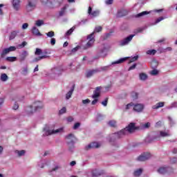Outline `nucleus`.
Masks as SVG:
<instances>
[{
    "instance_id": "obj_39",
    "label": "nucleus",
    "mask_w": 177,
    "mask_h": 177,
    "mask_svg": "<svg viewBox=\"0 0 177 177\" xmlns=\"http://www.w3.org/2000/svg\"><path fill=\"white\" fill-rule=\"evenodd\" d=\"M109 127H115L117 126V122L115 120H111L108 122Z\"/></svg>"
},
{
    "instance_id": "obj_51",
    "label": "nucleus",
    "mask_w": 177,
    "mask_h": 177,
    "mask_svg": "<svg viewBox=\"0 0 177 177\" xmlns=\"http://www.w3.org/2000/svg\"><path fill=\"white\" fill-rule=\"evenodd\" d=\"M108 102H109V98L106 97V98H105V100H104V101H102V102H101V104H102V106H104V107H106V106H107Z\"/></svg>"
},
{
    "instance_id": "obj_12",
    "label": "nucleus",
    "mask_w": 177,
    "mask_h": 177,
    "mask_svg": "<svg viewBox=\"0 0 177 177\" xmlns=\"http://www.w3.org/2000/svg\"><path fill=\"white\" fill-rule=\"evenodd\" d=\"M171 136V132L169 130L160 131L159 133L157 134L158 138H168Z\"/></svg>"
},
{
    "instance_id": "obj_60",
    "label": "nucleus",
    "mask_w": 177,
    "mask_h": 177,
    "mask_svg": "<svg viewBox=\"0 0 177 177\" xmlns=\"http://www.w3.org/2000/svg\"><path fill=\"white\" fill-rule=\"evenodd\" d=\"M28 28V23H24L22 25V30H27Z\"/></svg>"
},
{
    "instance_id": "obj_25",
    "label": "nucleus",
    "mask_w": 177,
    "mask_h": 177,
    "mask_svg": "<svg viewBox=\"0 0 177 177\" xmlns=\"http://www.w3.org/2000/svg\"><path fill=\"white\" fill-rule=\"evenodd\" d=\"M127 59L128 57L120 58V59L112 62L111 65L114 66V64H121V63H124V62L127 61Z\"/></svg>"
},
{
    "instance_id": "obj_5",
    "label": "nucleus",
    "mask_w": 177,
    "mask_h": 177,
    "mask_svg": "<svg viewBox=\"0 0 177 177\" xmlns=\"http://www.w3.org/2000/svg\"><path fill=\"white\" fill-rule=\"evenodd\" d=\"M87 39L88 41L85 45L84 49H89V48H92L93 44H95V36H93V32L87 36Z\"/></svg>"
},
{
    "instance_id": "obj_55",
    "label": "nucleus",
    "mask_w": 177,
    "mask_h": 177,
    "mask_svg": "<svg viewBox=\"0 0 177 177\" xmlns=\"http://www.w3.org/2000/svg\"><path fill=\"white\" fill-rule=\"evenodd\" d=\"M27 73H28V69L27 68H24L22 70V75H27Z\"/></svg>"
},
{
    "instance_id": "obj_31",
    "label": "nucleus",
    "mask_w": 177,
    "mask_h": 177,
    "mask_svg": "<svg viewBox=\"0 0 177 177\" xmlns=\"http://www.w3.org/2000/svg\"><path fill=\"white\" fill-rule=\"evenodd\" d=\"M8 53H10L9 50H8V48L3 49V50L1 53V57H5V56H6Z\"/></svg>"
},
{
    "instance_id": "obj_1",
    "label": "nucleus",
    "mask_w": 177,
    "mask_h": 177,
    "mask_svg": "<svg viewBox=\"0 0 177 177\" xmlns=\"http://www.w3.org/2000/svg\"><path fill=\"white\" fill-rule=\"evenodd\" d=\"M136 129L135 127V123H130L128 127L122 129L118 133H114L109 136L108 140L110 143H113L117 140V139H120L121 138H124L125 135H128L129 133H132L133 131Z\"/></svg>"
},
{
    "instance_id": "obj_30",
    "label": "nucleus",
    "mask_w": 177,
    "mask_h": 177,
    "mask_svg": "<svg viewBox=\"0 0 177 177\" xmlns=\"http://www.w3.org/2000/svg\"><path fill=\"white\" fill-rule=\"evenodd\" d=\"M46 57H48L47 55H42V56H39V57H35L33 59V62L34 63H37V62H39V60H42V59H46Z\"/></svg>"
},
{
    "instance_id": "obj_21",
    "label": "nucleus",
    "mask_w": 177,
    "mask_h": 177,
    "mask_svg": "<svg viewBox=\"0 0 177 177\" xmlns=\"http://www.w3.org/2000/svg\"><path fill=\"white\" fill-rule=\"evenodd\" d=\"M31 31H32V34L33 35H36V37H39V36L42 35L41 34V32H39V30L37 27H35V26H33L32 28V30Z\"/></svg>"
},
{
    "instance_id": "obj_63",
    "label": "nucleus",
    "mask_w": 177,
    "mask_h": 177,
    "mask_svg": "<svg viewBox=\"0 0 177 177\" xmlns=\"http://www.w3.org/2000/svg\"><path fill=\"white\" fill-rule=\"evenodd\" d=\"M12 109L13 110H17V109H19V104L17 102H15Z\"/></svg>"
},
{
    "instance_id": "obj_49",
    "label": "nucleus",
    "mask_w": 177,
    "mask_h": 177,
    "mask_svg": "<svg viewBox=\"0 0 177 177\" xmlns=\"http://www.w3.org/2000/svg\"><path fill=\"white\" fill-rule=\"evenodd\" d=\"M138 59H139V56L136 55L130 59V61L129 63H133V62H136V60H138Z\"/></svg>"
},
{
    "instance_id": "obj_46",
    "label": "nucleus",
    "mask_w": 177,
    "mask_h": 177,
    "mask_svg": "<svg viewBox=\"0 0 177 177\" xmlns=\"http://www.w3.org/2000/svg\"><path fill=\"white\" fill-rule=\"evenodd\" d=\"M46 35H47V37H48V38H53V36L55 35V32L50 31V32L46 33Z\"/></svg>"
},
{
    "instance_id": "obj_28",
    "label": "nucleus",
    "mask_w": 177,
    "mask_h": 177,
    "mask_svg": "<svg viewBox=\"0 0 177 177\" xmlns=\"http://www.w3.org/2000/svg\"><path fill=\"white\" fill-rule=\"evenodd\" d=\"M74 30H75V26H73L65 33V37H69V35H71V34L74 32Z\"/></svg>"
},
{
    "instance_id": "obj_43",
    "label": "nucleus",
    "mask_w": 177,
    "mask_h": 177,
    "mask_svg": "<svg viewBox=\"0 0 177 177\" xmlns=\"http://www.w3.org/2000/svg\"><path fill=\"white\" fill-rule=\"evenodd\" d=\"M162 20H164L163 17H160L158 18L156 20V21L152 24V26H156V24H158V23H160V21H162Z\"/></svg>"
},
{
    "instance_id": "obj_9",
    "label": "nucleus",
    "mask_w": 177,
    "mask_h": 177,
    "mask_svg": "<svg viewBox=\"0 0 177 177\" xmlns=\"http://www.w3.org/2000/svg\"><path fill=\"white\" fill-rule=\"evenodd\" d=\"M77 138L74 134L71 133L66 136V143L68 145H75Z\"/></svg>"
},
{
    "instance_id": "obj_32",
    "label": "nucleus",
    "mask_w": 177,
    "mask_h": 177,
    "mask_svg": "<svg viewBox=\"0 0 177 177\" xmlns=\"http://www.w3.org/2000/svg\"><path fill=\"white\" fill-rule=\"evenodd\" d=\"M0 80L3 82H5L8 81V75H6V73L1 74V75L0 77Z\"/></svg>"
},
{
    "instance_id": "obj_11",
    "label": "nucleus",
    "mask_w": 177,
    "mask_h": 177,
    "mask_svg": "<svg viewBox=\"0 0 177 177\" xmlns=\"http://www.w3.org/2000/svg\"><path fill=\"white\" fill-rule=\"evenodd\" d=\"M171 171H172V169L169 167H161L158 169V174H160L161 175L171 172Z\"/></svg>"
},
{
    "instance_id": "obj_36",
    "label": "nucleus",
    "mask_w": 177,
    "mask_h": 177,
    "mask_svg": "<svg viewBox=\"0 0 177 177\" xmlns=\"http://www.w3.org/2000/svg\"><path fill=\"white\" fill-rule=\"evenodd\" d=\"M6 60H7V62H16L17 60V57H7L6 58Z\"/></svg>"
},
{
    "instance_id": "obj_50",
    "label": "nucleus",
    "mask_w": 177,
    "mask_h": 177,
    "mask_svg": "<svg viewBox=\"0 0 177 177\" xmlns=\"http://www.w3.org/2000/svg\"><path fill=\"white\" fill-rule=\"evenodd\" d=\"M7 49L8 50V52H15V50H16L17 48L16 46H10L9 48H7Z\"/></svg>"
},
{
    "instance_id": "obj_40",
    "label": "nucleus",
    "mask_w": 177,
    "mask_h": 177,
    "mask_svg": "<svg viewBox=\"0 0 177 177\" xmlns=\"http://www.w3.org/2000/svg\"><path fill=\"white\" fill-rule=\"evenodd\" d=\"M35 26H37V27H41V26H44V21L41 19H39L36 21Z\"/></svg>"
},
{
    "instance_id": "obj_42",
    "label": "nucleus",
    "mask_w": 177,
    "mask_h": 177,
    "mask_svg": "<svg viewBox=\"0 0 177 177\" xmlns=\"http://www.w3.org/2000/svg\"><path fill=\"white\" fill-rule=\"evenodd\" d=\"M15 153L18 154L19 157H21L22 156H24V154H26V151L24 150L16 151Z\"/></svg>"
},
{
    "instance_id": "obj_19",
    "label": "nucleus",
    "mask_w": 177,
    "mask_h": 177,
    "mask_svg": "<svg viewBox=\"0 0 177 177\" xmlns=\"http://www.w3.org/2000/svg\"><path fill=\"white\" fill-rule=\"evenodd\" d=\"M106 48L104 46V45H102L99 48V53H100V56H102V57H104V56H106Z\"/></svg>"
},
{
    "instance_id": "obj_64",
    "label": "nucleus",
    "mask_w": 177,
    "mask_h": 177,
    "mask_svg": "<svg viewBox=\"0 0 177 177\" xmlns=\"http://www.w3.org/2000/svg\"><path fill=\"white\" fill-rule=\"evenodd\" d=\"M66 111V107H63L61 110H59V114H64Z\"/></svg>"
},
{
    "instance_id": "obj_54",
    "label": "nucleus",
    "mask_w": 177,
    "mask_h": 177,
    "mask_svg": "<svg viewBox=\"0 0 177 177\" xmlns=\"http://www.w3.org/2000/svg\"><path fill=\"white\" fill-rule=\"evenodd\" d=\"M79 127H81V123L76 122L73 126V129H78Z\"/></svg>"
},
{
    "instance_id": "obj_44",
    "label": "nucleus",
    "mask_w": 177,
    "mask_h": 177,
    "mask_svg": "<svg viewBox=\"0 0 177 177\" xmlns=\"http://www.w3.org/2000/svg\"><path fill=\"white\" fill-rule=\"evenodd\" d=\"M35 55L36 56H39V55H42V50L41 48H36Z\"/></svg>"
},
{
    "instance_id": "obj_57",
    "label": "nucleus",
    "mask_w": 177,
    "mask_h": 177,
    "mask_svg": "<svg viewBox=\"0 0 177 177\" xmlns=\"http://www.w3.org/2000/svg\"><path fill=\"white\" fill-rule=\"evenodd\" d=\"M133 106H134L133 102H131V103L128 104L126 106V110H129V109H131V107H132Z\"/></svg>"
},
{
    "instance_id": "obj_8",
    "label": "nucleus",
    "mask_w": 177,
    "mask_h": 177,
    "mask_svg": "<svg viewBox=\"0 0 177 177\" xmlns=\"http://www.w3.org/2000/svg\"><path fill=\"white\" fill-rule=\"evenodd\" d=\"M151 158V154L149 152H145L143 153H141L138 158V161H147V160H149V158Z\"/></svg>"
},
{
    "instance_id": "obj_47",
    "label": "nucleus",
    "mask_w": 177,
    "mask_h": 177,
    "mask_svg": "<svg viewBox=\"0 0 177 177\" xmlns=\"http://www.w3.org/2000/svg\"><path fill=\"white\" fill-rule=\"evenodd\" d=\"M155 53H157V50L153 49V50H149L147 51V55H154Z\"/></svg>"
},
{
    "instance_id": "obj_10",
    "label": "nucleus",
    "mask_w": 177,
    "mask_h": 177,
    "mask_svg": "<svg viewBox=\"0 0 177 177\" xmlns=\"http://www.w3.org/2000/svg\"><path fill=\"white\" fill-rule=\"evenodd\" d=\"M100 144L99 142H91L85 147V150H91V149H99Z\"/></svg>"
},
{
    "instance_id": "obj_23",
    "label": "nucleus",
    "mask_w": 177,
    "mask_h": 177,
    "mask_svg": "<svg viewBox=\"0 0 177 177\" xmlns=\"http://www.w3.org/2000/svg\"><path fill=\"white\" fill-rule=\"evenodd\" d=\"M51 72L53 73V74H56L57 75H60V74H62V73H63V69H62L60 68H54L51 69Z\"/></svg>"
},
{
    "instance_id": "obj_7",
    "label": "nucleus",
    "mask_w": 177,
    "mask_h": 177,
    "mask_svg": "<svg viewBox=\"0 0 177 177\" xmlns=\"http://www.w3.org/2000/svg\"><path fill=\"white\" fill-rule=\"evenodd\" d=\"M37 6V0H28V3L26 5V10L28 12H31L35 9Z\"/></svg>"
},
{
    "instance_id": "obj_59",
    "label": "nucleus",
    "mask_w": 177,
    "mask_h": 177,
    "mask_svg": "<svg viewBox=\"0 0 177 177\" xmlns=\"http://www.w3.org/2000/svg\"><path fill=\"white\" fill-rule=\"evenodd\" d=\"M89 103H91V100H89V99H86V100H82L83 104H88Z\"/></svg>"
},
{
    "instance_id": "obj_35",
    "label": "nucleus",
    "mask_w": 177,
    "mask_h": 177,
    "mask_svg": "<svg viewBox=\"0 0 177 177\" xmlns=\"http://www.w3.org/2000/svg\"><path fill=\"white\" fill-rule=\"evenodd\" d=\"M140 80H141V81H146V80H147V75L145 73H140Z\"/></svg>"
},
{
    "instance_id": "obj_22",
    "label": "nucleus",
    "mask_w": 177,
    "mask_h": 177,
    "mask_svg": "<svg viewBox=\"0 0 177 177\" xmlns=\"http://www.w3.org/2000/svg\"><path fill=\"white\" fill-rule=\"evenodd\" d=\"M164 104H165L164 102H158L155 105L152 106V109L153 110H158V109H160V107H164Z\"/></svg>"
},
{
    "instance_id": "obj_29",
    "label": "nucleus",
    "mask_w": 177,
    "mask_h": 177,
    "mask_svg": "<svg viewBox=\"0 0 177 177\" xmlns=\"http://www.w3.org/2000/svg\"><path fill=\"white\" fill-rule=\"evenodd\" d=\"M142 172H143V169H138L134 171L133 175L134 176H140V175H142Z\"/></svg>"
},
{
    "instance_id": "obj_4",
    "label": "nucleus",
    "mask_w": 177,
    "mask_h": 177,
    "mask_svg": "<svg viewBox=\"0 0 177 177\" xmlns=\"http://www.w3.org/2000/svg\"><path fill=\"white\" fill-rule=\"evenodd\" d=\"M104 171L103 170L95 169L91 170V171H86L87 176H93V177H97L100 176V175H103Z\"/></svg>"
},
{
    "instance_id": "obj_3",
    "label": "nucleus",
    "mask_w": 177,
    "mask_h": 177,
    "mask_svg": "<svg viewBox=\"0 0 177 177\" xmlns=\"http://www.w3.org/2000/svg\"><path fill=\"white\" fill-rule=\"evenodd\" d=\"M60 132H63V128L50 130L49 126L46 125L43 129V136H49V135H53V133H59Z\"/></svg>"
},
{
    "instance_id": "obj_48",
    "label": "nucleus",
    "mask_w": 177,
    "mask_h": 177,
    "mask_svg": "<svg viewBox=\"0 0 177 177\" xmlns=\"http://www.w3.org/2000/svg\"><path fill=\"white\" fill-rule=\"evenodd\" d=\"M68 147H69V151H71V153H73L74 152V149H75V147L74 146V144L68 145Z\"/></svg>"
},
{
    "instance_id": "obj_61",
    "label": "nucleus",
    "mask_w": 177,
    "mask_h": 177,
    "mask_svg": "<svg viewBox=\"0 0 177 177\" xmlns=\"http://www.w3.org/2000/svg\"><path fill=\"white\" fill-rule=\"evenodd\" d=\"M135 68H136V64H134L131 66H130L128 69V71H131V70H135Z\"/></svg>"
},
{
    "instance_id": "obj_15",
    "label": "nucleus",
    "mask_w": 177,
    "mask_h": 177,
    "mask_svg": "<svg viewBox=\"0 0 177 177\" xmlns=\"http://www.w3.org/2000/svg\"><path fill=\"white\" fill-rule=\"evenodd\" d=\"M101 86L96 87L95 90L93 91V95H92L93 99H97L100 96Z\"/></svg>"
},
{
    "instance_id": "obj_37",
    "label": "nucleus",
    "mask_w": 177,
    "mask_h": 177,
    "mask_svg": "<svg viewBox=\"0 0 177 177\" xmlns=\"http://www.w3.org/2000/svg\"><path fill=\"white\" fill-rule=\"evenodd\" d=\"M26 45H27L26 41H23L22 44H18L16 48L17 49H23Z\"/></svg>"
},
{
    "instance_id": "obj_58",
    "label": "nucleus",
    "mask_w": 177,
    "mask_h": 177,
    "mask_svg": "<svg viewBox=\"0 0 177 177\" xmlns=\"http://www.w3.org/2000/svg\"><path fill=\"white\" fill-rule=\"evenodd\" d=\"M50 43L53 46L56 45V39L51 38Z\"/></svg>"
},
{
    "instance_id": "obj_41",
    "label": "nucleus",
    "mask_w": 177,
    "mask_h": 177,
    "mask_svg": "<svg viewBox=\"0 0 177 177\" xmlns=\"http://www.w3.org/2000/svg\"><path fill=\"white\" fill-rule=\"evenodd\" d=\"M139 96V94L136 92H132L131 93V97L133 98V100H136Z\"/></svg>"
},
{
    "instance_id": "obj_45",
    "label": "nucleus",
    "mask_w": 177,
    "mask_h": 177,
    "mask_svg": "<svg viewBox=\"0 0 177 177\" xmlns=\"http://www.w3.org/2000/svg\"><path fill=\"white\" fill-rule=\"evenodd\" d=\"M67 9V7L64 6L59 11V16H64V13H66V10Z\"/></svg>"
},
{
    "instance_id": "obj_14",
    "label": "nucleus",
    "mask_w": 177,
    "mask_h": 177,
    "mask_svg": "<svg viewBox=\"0 0 177 177\" xmlns=\"http://www.w3.org/2000/svg\"><path fill=\"white\" fill-rule=\"evenodd\" d=\"M143 109H145V105L142 104H136L133 105V110L137 113H140L143 111Z\"/></svg>"
},
{
    "instance_id": "obj_6",
    "label": "nucleus",
    "mask_w": 177,
    "mask_h": 177,
    "mask_svg": "<svg viewBox=\"0 0 177 177\" xmlns=\"http://www.w3.org/2000/svg\"><path fill=\"white\" fill-rule=\"evenodd\" d=\"M134 37H135V35H130L127 37L121 40L120 41H119V46H126V45H129V42L132 41Z\"/></svg>"
},
{
    "instance_id": "obj_16",
    "label": "nucleus",
    "mask_w": 177,
    "mask_h": 177,
    "mask_svg": "<svg viewBox=\"0 0 177 177\" xmlns=\"http://www.w3.org/2000/svg\"><path fill=\"white\" fill-rule=\"evenodd\" d=\"M88 13L92 17H96L99 16L100 12H99V10H95V11L92 12V7L89 6L88 10Z\"/></svg>"
},
{
    "instance_id": "obj_33",
    "label": "nucleus",
    "mask_w": 177,
    "mask_h": 177,
    "mask_svg": "<svg viewBox=\"0 0 177 177\" xmlns=\"http://www.w3.org/2000/svg\"><path fill=\"white\" fill-rule=\"evenodd\" d=\"M157 66H158V62L156 60H152L151 62L152 68H157Z\"/></svg>"
},
{
    "instance_id": "obj_53",
    "label": "nucleus",
    "mask_w": 177,
    "mask_h": 177,
    "mask_svg": "<svg viewBox=\"0 0 177 177\" xmlns=\"http://www.w3.org/2000/svg\"><path fill=\"white\" fill-rule=\"evenodd\" d=\"M142 128H144L145 129H147V128H150V122H147L142 124Z\"/></svg>"
},
{
    "instance_id": "obj_20",
    "label": "nucleus",
    "mask_w": 177,
    "mask_h": 177,
    "mask_svg": "<svg viewBox=\"0 0 177 177\" xmlns=\"http://www.w3.org/2000/svg\"><path fill=\"white\" fill-rule=\"evenodd\" d=\"M12 6L15 10H19L20 9V0H13Z\"/></svg>"
},
{
    "instance_id": "obj_56",
    "label": "nucleus",
    "mask_w": 177,
    "mask_h": 177,
    "mask_svg": "<svg viewBox=\"0 0 177 177\" xmlns=\"http://www.w3.org/2000/svg\"><path fill=\"white\" fill-rule=\"evenodd\" d=\"M81 47L80 46H76L75 48H73L71 50V53H75L78 49H80Z\"/></svg>"
},
{
    "instance_id": "obj_17",
    "label": "nucleus",
    "mask_w": 177,
    "mask_h": 177,
    "mask_svg": "<svg viewBox=\"0 0 177 177\" xmlns=\"http://www.w3.org/2000/svg\"><path fill=\"white\" fill-rule=\"evenodd\" d=\"M128 15V10L125 9H121L118 11L117 17H124Z\"/></svg>"
},
{
    "instance_id": "obj_62",
    "label": "nucleus",
    "mask_w": 177,
    "mask_h": 177,
    "mask_svg": "<svg viewBox=\"0 0 177 177\" xmlns=\"http://www.w3.org/2000/svg\"><path fill=\"white\" fill-rule=\"evenodd\" d=\"M39 168H44L45 167V165L44 164V160H41L38 164Z\"/></svg>"
},
{
    "instance_id": "obj_24",
    "label": "nucleus",
    "mask_w": 177,
    "mask_h": 177,
    "mask_svg": "<svg viewBox=\"0 0 177 177\" xmlns=\"http://www.w3.org/2000/svg\"><path fill=\"white\" fill-rule=\"evenodd\" d=\"M19 32V30H14L11 32L9 36V40L12 41V39H15V38H16V35H17Z\"/></svg>"
},
{
    "instance_id": "obj_52",
    "label": "nucleus",
    "mask_w": 177,
    "mask_h": 177,
    "mask_svg": "<svg viewBox=\"0 0 177 177\" xmlns=\"http://www.w3.org/2000/svg\"><path fill=\"white\" fill-rule=\"evenodd\" d=\"M151 75H157L158 74V71H157L156 68H153V71L150 72Z\"/></svg>"
},
{
    "instance_id": "obj_2",
    "label": "nucleus",
    "mask_w": 177,
    "mask_h": 177,
    "mask_svg": "<svg viewBox=\"0 0 177 177\" xmlns=\"http://www.w3.org/2000/svg\"><path fill=\"white\" fill-rule=\"evenodd\" d=\"M42 109H44V103L41 101H36L30 106H27L26 111L27 114L30 115L35 113V111H39Z\"/></svg>"
},
{
    "instance_id": "obj_13",
    "label": "nucleus",
    "mask_w": 177,
    "mask_h": 177,
    "mask_svg": "<svg viewBox=\"0 0 177 177\" xmlns=\"http://www.w3.org/2000/svg\"><path fill=\"white\" fill-rule=\"evenodd\" d=\"M28 56V51L23 50L19 55V61L24 62V60H26Z\"/></svg>"
},
{
    "instance_id": "obj_38",
    "label": "nucleus",
    "mask_w": 177,
    "mask_h": 177,
    "mask_svg": "<svg viewBox=\"0 0 177 177\" xmlns=\"http://www.w3.org/2000/svg\"><path fill=\"white\" fill-rule=\"evenodd\" d=\"M110 66H102L101 68H97V70H99L100 72V71H106V70H108L109 68H110Z\"/></svg>"
},
{
    "instance_id": "obj_26",
    "label": "nucleus",
    "mask_w": 177,
    "mask_h": 177,
    "mask_svg": "<svg viewBox=\"0 0 177 177\" xmlns=\"http://www.w3.org/2000/svg\"><path fill=\"white\" fill-rule=\"evenodd\" d=\"M73 92H74V86H73L71 90L66 94V100H68L71 96H73Z\"/></svg>"
},
{
    "instance_id": "obj_27",
    "label": "nucleus",
    "mask_w": 177,
    "mask_h": 177,
    "mask_svg": "<svg viewBox=\"0 0 177 177\" xmlns=\"http://www.w3.org/2000/svg\"><path fill=\"white\" fill-rule=\"evenodd\" d=\"M150 13V12L149 11H144L142 12H140L137 15H135V17L136 18H139V17H143V16H146V15H149Z\"/></svg>"
},
{
    "instance_id": "obj_34",
    "label": "nucleus",
    "mask_w": 177,
    "mask_h": 177,
    "mask_svg": "<svg viewBox=\"0 0 177 177\" xmlns=\"http://www.w3.org/2000/svg\"><path fill=\"white\" fill-rule=\"evenodd\" d=\"M103 30V28L102 26H97L95 28L93 32V37H95V32H100Z\"/></svg>"
},
{
    "instance_id": "obj_18",
    "label": "nucleus",
    "mask_w": 177,
    "mask_h": 177,
    "mask_svg": "<svg viewBox=\"0 0 177 177\" xmlns=\"http://www.w3.org/2000/svg\"><path fill=\"white\" fill-rule=\"evenodd\" d=\"M97 73H100V71L97 70V68L93 69L91 71H88L86 73V75L87 78H91V77H92L93 75H94V74H96Z\"/></svg>"
}]
</instances>
